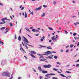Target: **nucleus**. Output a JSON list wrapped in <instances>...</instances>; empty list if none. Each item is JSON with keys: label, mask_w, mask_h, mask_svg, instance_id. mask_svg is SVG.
I'll return each instance as SVG.
<instances>
[{"label": "nucleus", "mask_w": 79, "mask_h": 79, "mask_svg": "<svg viewBox=\"0 0 79 79\" xmlns=\"http://www.w3.org/2000/svg\"><path fill=\"white\" fill-rule=\"evenodd\" d=\"M33 71H34V72H35V73H36L37 72V71H36V70H35V69H33Z\"/></svg>", "instance_id": "obj_34"}, {"label": "nucleus", "mask_w": 79, "mask_h": 79, "mask_svg": "<svg viewBox=\"0 0 79 79\" xmlns=\"http://www.w3.org/2000/svg\"><path fill=\"white\" fill-rule=\"evenodd\" d=\"M57 64H61L60 63V62H56Z\"/></svg>", "instance_id": "obj_56"}, {"label": "nucleus", "mask_w": 79, "mask_h": 79, "mask_svg": "<svg viewBox=\"0 0 79 79\" xmlns=\"http://www.w3.org/2000/svg\"><path fill=\"white\" fill-rule=\"evenodd\" d=\"M24 10V7H22L21 9V10Z\"/></svg>", "instance_id": "obj_51"}, {"label": "nucleus", "mask_w": 79, "mask_h": 79, "mask_svg": "<svg viewBox=\"0 0 79 79\" xmlns=\"http://www.w3.org/2000/svg\"><path fill=\"white\" fill-rule=\"evenodd\" d=\"M25 48L27 49H28V47H27V46L26 45H25Z\"/></svg>", "instance_id": "obj_39"}, {"label": "nucleus", "mask_w": 79, "mask_h": 79, "mask_svg": "<svg viewBox=\"0 0 79 79\" xmlns=\"http://www.w3.org/2000/svg\"><path fill=\"white\" fill-rule=\"evenodd\" d=\"M2 44V45H3V42H1V41H0V45Z\"/></svg>", "instance_id": "obj_32"}, {"label": "nucleus", "mask_w": 79, "mask_h": 79, "mask_svg": "<svg viewBox=\"0 0 79 79\" xmlns=\"http://www.w3.org/2000/svg\"><path fill=\"white\" fill-rule=\"evenodd\" d=\"M30 14H31L32 15H34V13L33 12H31Z\"/></svg>", "instance_id": "obj_50"}, {"label": "nucleus", "mask_w": 79, "mask_h": 79, "mask_svg": "<svg viewBox=\"0 0 79 79\" xmlns=\"http://www.w3.org/2000/svg\"><path fill=\"white\" fill-rule=\"evenodd\" d=\"M65 33L66 34H68V32H67V31H65Z\"/></svg>", "instance_id": "obj_44"}, {"label": "nucleus", "mask_w": 79, "mask_h": 79, "mask_svg": "<svg viewBox=\"0 0 79 79\" xmlns=\"http://www.w3.org/2000/svg\"><path fill=\"white\" fill-rule=\"evenodd\" d=\"M47 58H48V59H53V57H47Z\"/></svg>", "instance_id": "obj_35"}, {"label": "nucleus", "mask_w": 79, "mask_h": 79, "mask_svg": "<svg viewBox=\"0 0 79 79\" xmlns=\"http://www.w3.org/2000/svg\"><path fill=\"white\" fill-rule=\"evenodd\" d=\"M27 45H28V46H30V47H34V46H32V45L29 44H27Z\"/></svg>", "instance_id": "obj_36"}, {"label": "nucleus", "mask_w": 79, "mask_h": 79, "mask_svg": "<svg viewBox=\"0 0 79 79\" xmlns=\"http://www.w3.org/2000/svg\"><path fill=\"white\" fill-rule=\"evenodd\" d=\"M44 58V56H41L40 57H39V58H40H40Z\"/></svg>", "instance_id": "obj_46"}, {"label": "nucleus", "mask_w": 79, "mask_h": 79, "mask_svg": "<svg viewBox=\"0 0 79 79\" xmlns=\"http://www.w3.org/2000/svg\"><path fill=\"white\" fill-rule=\"evenodd\" d=\"M73 35L74 36H75V35H76V33H74L73 34Z\"/></svg>", "instance_id": "obj_45"}, {"label": "nucleus", "mask_w": 79, "mask_h": 79, "mask_svg": "<svg viewBox=\"0 0 79 79\" xmlns=\"http://www.w3.org/2000/svg\"><path fill=\"white\" fill-rule=\"evenodd\" d=\"M73 24H74V25L75 26H77V23H74Z\"/></svg>", "instance_id": "obj_60"}, {"label": "nucleus", "mask_w": 79, "mask_h": 79, "mask_svg": "<svg viewBox=\"0 0 79 79\" xmlns=\"http://www.w3.org/2000/svg\"><path fill=\"white\" fill-rule=\"evenodd\" d=\"M22 37L24 39V41H25V42H27V44H29V41H28V40H27V38L24 37V36H23Z\"/></svg>", "instance_id": "obj_6"}, {"label": "nucleus", "mask_w": 79, "mask_h": 79, "mask_svg": "<svg viewBox=\"0 0 79 79\" xmlns=\"http://www.w3.org/2000/svg\"><path fill=\"white\" fill-rule=\"evenodd\" d=\"M22 45H23V47H24L25 45H24V43H23V42H22Z\"/></svg>", "instance_id": "obj_52"}, {"label": "nucleus", "mask_w": 79, "mask_h": 79, "mask_svg": "<svg viewBox=\"0 0 79 79\" xmlns=\"http://www.w3.org/2000/svg\"><path fill=\"white\" fill-rule=\"evenodd\" d=\"M25 29L28 32H31V31L29 30V28L27 27H25Z\"/></svg>", "instance_id": "obj_20"}, {"label": "nucleus", "mask_w": 79, "mask_h": 79, "mask_svg": "<svg viewBox=\"0 0 79 79\" xmlns=\"http://www.w3.org/2000/svg\"><path fill=\"white\" fill-rule=\"evenodd\" d=\"M18 39L19 40V41H21V36H19L18 37Z\"/></svg>", "instance_id": "obj_15"}, {"label": "nucleus", "mask_w": 79, "mask_h": 79, "mask_svg": "<svg viewBox=\"0 0 79 79\" xmlns=\"http://www.w3.org/2000/svg\"><path fill=\"white\" fill-rule=\"evenodd\" d=\"M22 79L21 77H19L18 78V79Z\"/></svg>", "instance_id": "obj_64"}, {"label": "nucleus", "mask_w": 79, "mask_h": 79, "mask_svg": "<svg viewBox=\"0 0 79 79\" xmlns=\"http://www.w3.org/2000/svg\"><path fill=\"white\" fill-rule=\"evenodd\" d=\"M45 16V13H43V15H41V17H44Z\"/></svg>", "instance_id": "obj_31"}, {"label": "nucleus", "mask_w": 79, "mask_h": 79, "mask_svg": "<svg viewBox=\"0 0 79 79\" xmlns=\"http://www.w3.org/2000/svg\"><path fill=\"white\" fill-rule=\"evenodd\" d=\"M40 40L41 41V42H43V41H44V39L41 38L40 39Z\"/></svg>", "instance_id": "obj_49"}, {"label": "nucleus", "mask_w": 79, "mask_h": 79, "mask_svg": "<svg viewBox=\"0 0 79 79\" xmlns=\"http://www.w3.org/2000/svg\"><path fill=\"white\" fill-rule=\"evenodd\" d=\"M74 46V44H71L70 45V48H72Z\"/></svg>", "instance_id": "obj_33"}, {"label": "nucleus", "mask_w": 79, "mask_h": 79, "mask_svg": "<svg viewBox=\"0 0 79 79\" xmlns=\"http://www.w3.org/2000/svg\"><path fill=\"white\" fill-rule=\"evenodd\" d=\"M31 56V57H32V58H35V56L34 55L32 54L31 53L30 54Z\"/></svg>", "instance_id": "obj_11"}, {"label": "nucleus", "mask_w": 79, "mask_h": 79, "mask_svg": "<svg viewBox=\"0 0 79 79\" xmlns=\"http://www.w3.org/2000/svg\"><path fill=\"white\" fill-rule=\"evenodd\" d=\"M52 40L53 41H55V36H54L53 37H51Z\"/></svg>", "instance_id": "obj_19"}, {"label": "nucleus", "mask_w": 79, "mask_h": 79, "mask_svg": "<svg viewBox=\"0 0 79 79\" xmlns=\"http://www.w3.org/2000/svg\"><path fill=\"white\" fill-rule=\"evenodd\" d=\"M20 46L21 48H20V50H23H23H24V49H23V47H22L21 44H20Z\"/></svg>", "instance_id": "obj_14"}, {"label": "nucleus", "mask_w": 79, "mask_h": 79, "mask_svg": "<svg viewBox=\"0 0 79 79\" xmlns=\"http://www.w3.org/2000/svg\"><path fill=\"white\" fill-rule=\"evenodd\" d=\"M43 7H44V8H47V6L46 5H44Z\"/></svg>", "instance_id": "obj_42"}, {"label": "nucleus", "mask_w": 79, "mask_h": 79, "mask_svg": "<svg viewBox=\"0 0 79 79\" xmlns=\"http://www.w3.org/2000/svg\"><path fill=\"white\" fill-rule=\"evenodd\" d=\"M53 70L54 71H58V70L57 69H55V68H53Z\"/></svg>", "instance_id": "obj_29"}, {"label": "nucleus", "mask_w": 79, "mask_h": 79, "mask_svg": "<svg viewBox=\"0 0 79 79\" xmlns=\"http://www.w3.org/2000/svg\"><path fill=\"white\" fill-rule=\"evenodd\" d=\"M52 79H58V78H56L55 77H53L52 78Z\"/></svg>", "instance_id": "obj_37"}, {"label": "nucleus", "mask_w": 79, "mask_h": 79, "mask_svg": "<svg viewBox=\"0 0 79 79\" xmlns=\"http://www.w3.org/2000/svg\"><path fill=\"white\" fill-rule=\"evenodd\" d=\"M42 77L41 76L40 77V79H42Z\"/></svg>", "instance_id": "obj_63"}, {"label": "nucleus", "mask_w": 79, "mask_h": 79, "mask_svg": "<svg viewBox=\"0 0 79 79\" xmlns=\"http://www.w3.org/2000/svg\"><path fill=\"white\" fill-rule=\"evenodd\" d=\"M39 31V30H36L35 31V32H38Z\"/></svg>", "instance_id": "obj_58"}, {"label": "nucleus", "mask_w": 79, "mask_h": 79, "mask_svg": "<svg viewBox=\"0 0 79 79\" xmlns=\"http://www.w3.org/2000/svg\"><path fill=\"white\" fill-rule=\"evenodd\" d=\"M10 73L8 72H5L3 73L2 74V76H7V77H10Z\"/></svg>", "instance_id": "obj_2"}, {"label": "nucleus", "mask_w": 79, "mask_h": 79, "mask_svg": "<svg viewBox=\"0 0 79 79\" xmlns=\"http://www.w3.org/2000/svg\"><path fill=\"white\" fill-rule=\"evenodd\" d=\"M53 3L54 5H56V2L55 1H54Z\"/></svg>", "instance_id": "obj_40"}, {"label": "nucleus", "mask_w": 79, "mask_h": 79, "mask_svg": "<svg viewBox=\"0 0 79 79\" xmlns=\"http://www.w3.org/2000/svg\"><path fill=\"white\" fill-rule=\"evenodd\" d=\"M51 66H52V65L50 64L47 65H43V67L45 68H50V67H51Z\"/></svg>", "instance_id": "obj_4"}, {"label": "nucleus", "mask_w": 79, "mask_h": 79, "mask_svg": "<svg viewBox=\"0 0 79 79\" xmlns=\"http://www.w3.org/2000/svg\"><path fill=\"white\" fill-rule=\"evenodd\" d=\"M10 26H13V24L11 23H10Z\"/></svg>", "instance_id": "obj_41"}, {"label": "nucleus", "mask_w": 79, "mask_h": 79, "mask_svg": "<svg viewBox=\"0 0 79 79\" xmlns=\"http://www.w3.org/2000/svg\"><path fill=\"white\" fill-rule=\"evenodd\" d=\"M79 42H78L77 45V46H79Z\"/></svg>", "instance_id": "obj_62"}, {"label": "nucleus", "mask_w": 79, "mask_h": 79, "mask_svg": "<svg viewBox=\"0 0 79 79\" xmlns=\"http://www.w3.org/2000/svg\"><path fill=\"white\" fill-rule=\"evenodd\" d=\"M42 9V6H40V7H38L37 8H36L35 9V11H39V10H40Z\"/></svg>", "instance_id": "obj_8"}, {"label": "nucleus", "mask_w": 79, "mask_h": 79, "mask_svg": "<svg viewBox=\"0 0 79 79\" xmlns=\"http://www.w3.org/2000/svg\"><path fill=\"white\" fill-rule=\"evenodd\" d=\"M22 30V28H21L20 31H19V33L20 34H21V30Z\"/></svg>", "instance_id": "obj_38"}, {"label": "nucleus", "mask_w": 79, "mask_h": 79, "mask_svg": "<svg viewBox=\"0 0 79 79\" xmlns=\"http://www.w3.org/2000/svg\"><path fill=\"white\" fill-rule=\"evenodd\" d=\"M5 29V27H2L0 28V30L1 31H3V30H4Z\"/></svg>", "instance_id": "obj_17"}, {"label": "nucleus", "mask_w": 79, "mask_h": 79, "mask_svg": "<svg viewBox=\"0 0 79 79\" xmlns=\"http://www.w3.org/2000/svg\"><path fill=\"white\" fill-rule=\"evenodd\" d=\"M6 63L5 61L4 60H3L1 63V64L2 66H4Z\"/></svg>", "instance_id": "obj_7"}, {"label": "nucleus", "mask_w": 79, "mask_h": 79, "mask_svg": "<svg viewBox=\"0 0 79 79\" xmlns=\"http://www.w3.org/2000/svg\"><path fill=\"white\" fill-rule=\"evenodd\" d=\"M13 73H12L11 75V77H10V79H13Z\"/></svg>", "instance_id": "obj_27"}, {"label": "nucleus", "mask_w": 79, "mask_h": 79, "mask_svg": "<svg viewBox=\"0 0 79 79\" xmlns=\"http://www.w3.org/2000/svg\"><path fill=\"white\" fill-rule=\"evenodd\" d=\"M60 76H61L62 77H66V76H64V75L63 74H60Z\"/></svg>", "instance_id": "obj_23"}, {"label": "nucleus", "mask_w": 79, "mask_h": 79, "mask_svg": "<svg viewBox=\"0 0 79 79\" xmlns=\"http://www.w3.org/2000/svg\"><path fill=\"white\" fill-rule=\"evenodd\" d=\"M66 72L67 73H71V72H69V71H66Z\"/></svg>", "instance_id": "obj_47"}, {"label": "nucleus", "mask_w": 79, "mask_h": 79, "mask_svg": "<svg viewBox=\"0 0 79 79\" xmlns=\"http://www.w3.org/2000/svg\"><path fill=\"white\" fill-rule=\"evenodd\" d=\"M52 53H56V52H51L50 51H48L47 52H45V54H44L43 55H46V56H48V55H52Z\"/></svg>", "instance_id": "obj_1"}, {"label": "nucleus", "mask_w": 79, "mask_h": 79, "mask_svg": "<svg viewBox=\"0 0 79 79\" xmlns=\"http://www.w3.org/2000/svg\"><path fill=\"white\" fill-rule=\"evenodd\" d=\"M48 28L50 30H51V31H53V29L52 28H51L50 27H48Z\"/></svg>", "instance_id": "obj_24"}, {"label": "nucleus", "mask_w": 79, "mask_h": 79, "mask_svg": "<svg viewBox=\"0 0 79 79\" xmlns=\"http://www.w3.org/2000/svg\"><path fill=\"white\" fill-rule=\"evenodd\" d=\"M41 72H42V73L44 74H45V73H48V72L46 71H43L42 70V71H41Z\"/></svg>", "instance_id": "obj_12"}, {"label": "nucleus", "mask_w": 79, "mask_h": 79, "mask_svg": "<svg viewBox=\"0 0 79 79\" xmlns=\"http://www.w3.org/2000/svg\"><path fill=\"white\" fill-rule=\"evenodd\" d=\"M38 55H39V56H43V55H44L43 54H37Z\"/></svg>", "instance_id": "obj_28"}, {"label": "nucleus", "mask_w": 79, "mask_h": 79, "mask_svg": "<svg viewBox=\"0 0 79 79\" xmlns=\"http://www.w3.org/2000/svg\"><path fill=\"white\" fill-rule=\"evenodd\" d=\"M35 35H36V36H38V35H39V34H36Z\"/></svg>", "instance_id": "obj_55"}, {"label": "nucleus", "mask_w": 79, "mask_h": 79, "mask_svg": "<svg viewBox=\"0 0 79 79\" xmlns=\"http://www.w3.org/2000/svg\"><path fill=\"white\" fill-rule=\"evenodd\" d=\"M69 52V50L68 49H67L66 51V53H68V52Z\"/></svg>", "instance_id": "obj_43"}, {"label": "nucleus", "mask_w": 79, "mask_h": 79, "mask_svg": "<svg viewBox=\"0 0 79 79\" xmlns=\"http://www.w3.org/2000/svg\"><path fill=\"white\" fill-rule=\"evenodd\" d=\"M57 39H58V35H56V38H55V41H56V40H57Z\"/></svg>", "instance_id": "obj_18"}, {"label": "nucleus", "mask_w": 79, "mask_h": 79, "mask_svg": "<svg viewBox=\"0 0 79 79\" xmlns=\"http://www.w3.org/2000/svg\"><path fill=\"white\" fill-rule=\"evenodd\" d=\"M30 53H31L32 54H36V53H37L33 51H31V52H30Z\"/></svg>", "instance_id": "obj_9"}, {"label": "nucleus", "mask_w": 79, "mask_h": 79, "mask_svg": "<svg viewBox=\"0 0 79 79\" xmlns=\"http://www.w3.org/2000/svg\"><path fill=\"white\" fill-rule=\"evenodd\" d=\"M44 38H45V36H43V37H42V39H44Z\"/></svg>", "instance_id": "obj_61"}, {"label": "nucleus", "mask_w": 79, "mask_h": 79, "mask_svg": "<svg viewBox=\"0 0 79 79\" xmlns=\"http://www.w3.org/2000/svg\"><path fill=\"white\" fill-rule=\"evenodd\" d=\"M15 39H17V37H16V35H15Z\"/></svg>", "instance_id": "obj_53"}, {"label": "nucleus", "mask_w": 79, "mask_h": 79, "mask_svg": "<svg viewBox=\"0 0 79 79\" xmlns=\"http://www.w3.org/2000/svg\"><path fill=\"white\" fill-rule=\"evenodd\" d=\"M60 52H63V49H61V50H60Z\"/></svg>", "instance_id": "obj_57"}, {"label": "nucleus", "mask_w": 79, "mask_h": 79, "mask_svg": "<svg viewBox=\"0 0 79 79\" xmlns=\"http://www.w3.org/2000/svg\"><path fill=\"white\" fill-rule=\"evenodd\" d=\"M6 19H7V18H4L2 19L1 21L2 22H5L4 21H5V20H6Z\"/></svg>", "instance_id": "obj_10"}, {"label": "nucleus", "mask_w": 79, "mask_h": 79, "mask_svg": "<svg viewBox=\"0 0 79 79\" xmlns=\"http://www.w3.org/2000/svg\"><path fill=\"white\" fill-rule=\"evenodd\" d=\"M32 31H33V32H35L36 30L35 29H32Z\"/></svg>", "instance_id": "obj_30"}, {"label": "nucleus", "mask_w": 79, "mask_h": 79, "mask_svg": "<svg viewBox=\"0 0 79 79\" xmlns=\"http://www.w3.org/2000/svg\"><path fill=\"white\" fill-rule=\"evenodd\" d=\"M25 18H27V13H25Z\"/></svg>", "instance_id": "obj_26"}, {"label": "nucleus", "mask_w": 79, "mask_h": 79, "mask_svg": "<svg viewBox=\"0 0 79 79\" xmlns=\"http://www.w3.org/2000/svg\"><path fill=\"white\" fill-rule=\"evenodd\" d=\"M6 30H7L4 32L5 34H6V33H7V32H8V28H6Z\"/></svg>", "instance_id": "obj_22"}, {"label": "nucleus", "mask_w": 79, "mask_h": 79, "mask_svg": "<svg viewBox=\"0 0 79 79\" xmlns=\"http://www.w3.org/2000/svg\"><path fill=\"white\" fill-rule=\"evenodd\" d=\"M38 69L40 71H42V69H41V67H40V66L39 67H38Z\"/></svg>", "instance_id": "obj_16"}, {"label": "nucleus", "mask_w": 79, "mask_h": 79, "mask_svg": "<svg viewBox=\"0 0 79 79\" xmlns=\"http://www.w3.org/2000/svg\"><path fill=\"white\" fill-rule=\"evenodd\" d=\"M51 75H52V76H54V75H55V74L54 73H50V74H47L45 75V76L47 77L48 79H50L51 78V76H50Z\"/></svg>", "instance_id": "obj_3"}, {"label": "nucleus", "mask_w": 79, "mask_h": 79, "mask_svg": "<svg viewBox=\"0 0 79 79\" xmlns=\"http://www.w3.org/2000/svg\"><path fill=\"white\" fill-rule=\"evenodd\" d=\"M79 66V64H77L76 65V67H78Z\"/></svg>", "instance_id": "obj_48"}, {"label": "nucleus", "mask_w": 79, "mask_h": 79, "mask_svg": "<svg viewBox=\"0 0 79 79\" xmlns=\"http://www.w3.org/2000/svg\"><path fill=\"white\" fill-rule=\"evenodd\" d=\"M24 44L25 45H26H26H27L28 44L26 42H24Z\"/></svg>", "instance_id": "obj_59"}, {"label": "nucleus", "mask_w": 79, "mask_h": 79, "mask_svg": "<svg viewBox=\"0 0 79 79\" xmlns=\"http://www.w3.org/2000/svg\"><path fill=\"white\" fill-rule=\"evenodd\" d=\"M0 5H1V6H3V4H2V3L0 2Z\"/></svg>", "instance_id": "obj_54"}, {"label": "nucleus", "mask_w": 79, "mask_h": 79, "mask_svg": "<svg viewBox=\"0 0 79 79\" xmlns=\"http://www.w3.org/2000/svg\"><path fill=\"white\" fill-rule=\"evenodd\" d=\"M54 58L55 59H57V58H58V56H54Z\"/></svg>", "instance_id": "obj_25"}, {"label": "nucleus", "mask_w": 79, "mask_h": 79, "mask_svg": "<svg viewBox=\"0 0 79 79\" xmlns=\"http://www.w3.org/2000/svg\"><path fill=\"white\" fill-rule=\"evenodd\" d=\"M40 46L41 47H44V48H47L48 49H52V48H51V46H49L47 47L44 46H42L41 45H40Z\"/></svg>", "instance_id": "obj_5"}, {"label": "nucleus", "mask_w": 79, "mask_h": 79, "mask_svg": "<svg viewBox=\"0 0 79 79\" xmlns=\"http://www.w3.org/2000/svg\"><path fill=\"white\" fill-rule=\"evenodd\" d=\"M47 59H42L40 60V61H46V60H47Z\"/></svg>", "instance_id": "obj_13"}, {"label": "nucleus", "mask_w": 79, "mask_h": 79, "mask_svg": "<svg viewBox=\"0 0 79 79\" xmlns=\"http://www.w3.org/2000/svg\"><path fill=\"white\" fill-rule=\"evenodd\" d=\"M0 22V24H5L6 22Z\"/></svg>", "instance_id": "obj_21"}]
</instances>
